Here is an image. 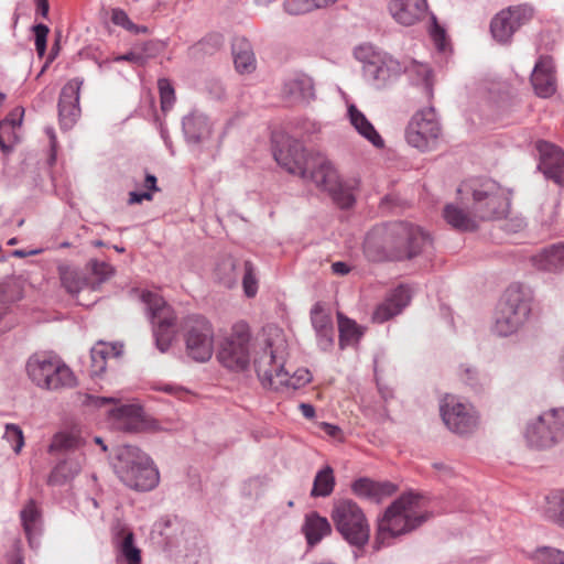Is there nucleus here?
Masks as SVG:
<instances>
[{
	"mask_svg": "<svg viewBox=\"0 0 564 564\" xmlns=\"http://www.w3.org/2000/svg\"><path fill=\"white\" fill-rule=\"evenodd\" d=\"M410 300V290L403 285L398 286L384 302L377 306L372 314L373 322L384 323L398 315L409 304Z\"/></svg>",
	"mask_w": 564,
	"mask_h": 564,
	"instance_id": "obj_25",
	"label": "nucleus"
},
{
	"mask_svg": "<svg viewBox=\"0 0 564 564\" xmlns=\"http://www.w3.org/2000/svg\"><path fill=\"white\" fill-rule=\"evenodd\" d=\"M83 80L74 78L67 82L59 94L58 120L63 130L72 129L80 117L79 95Z\"/></svg>",
	"mask_w": 564,
	"mask_h": 564,
	"instance_id": "obj_18",
	"label": "nucleus"
},
{
	"mask_svg": "<svg viewBox=\"0 0 564 564\" xmlns=\"http://www.w3.org/2000/svg\"><path fill=\"white\" fill-rule=\"evenodd\" d=\"M534 15L533 7L529 4L511 6L498 12L490 22L492 37L501 43H510L513 34Z\"/></svg>",
	"mask_w": 564,
	"mask_h": 564,
	"instance_id": "obj_17",
	"label": "nucleus"
},
{
	"mask_svg": "<svg viewBox=\"0 0 564 564\" xmlns=\"http://www.w3.org/2000/svg\"><path fill=\"white\" fill-rule=\"evenodd\" d=\"M333 272L338 275L347 274L350 269L347 263L338 261L332 264Z\"/></svg>",
	"mask_w": 564,
	"mask_h": 564,
	"instance_id": "obj_59",
	"label": "nucleus"
},
{
	"mask_svg": "<svg viewBox=\"0 0 564 564\" xmlns=\"http://www.w3.org/2000/svg\"><path fill=\"white\" fill-rule=\"evenodd\" d=\"M312 0H284L283 9L290 15H301L313 11Z\"/></svg>",
	"mask_w": 564,
	"mask_h": 564,
	"instance_id": "obj_50",
	"label": "nucleus"
},
{
	"mask_svg": "<svg viewBox=\"0 0 564 564\" xmlns=\"http://www.w3.org/2000/svg\"><path fill=\"white\" fill-rule=\"evenodd\" d=\"M144 187L148 188L147 192H158L159 187L156 186V177L152 174H147Z\"/></svg>",
	"mask_w": 564,
	"mask_h": 564,
	"instance_id": "obj_62",
	"label": "nucleus"
},
{
	"mask_svg": "<svg viewBox=\"0 0 564 564\" xmlns=\"http://www.w3.org/2000/svg\"><path fill=\"white\" fill-rule=\"evenodd\" d=\"M299 408L304 417L313 419L315 416V409L312 404L301 403Z\"/></svg>",
	"mask_w": 564,
	"mask_h": 564,
	"instance_id": "obj_60",
	"label": "nucleus"
},
{
	"mask_svg": "<svg viewBox=\"0 0 564 564\" xmlns=\"http://www.w3.org/2000/svg\"><path fill=\"white\" fill-rule=\"evenodd\" d=\"M216 281L227 289L234 288L238 282V262L235 258L226 256L219 259L214 270Z\"/></svg>",
	"mask_w": 564,
	"mask_h": 564,
	"instance_id": "obj_34",
	"label": "nucleus"
},
{
	"mask_svg": "<svg viewBox=\"0 0 564 564\" xmlns=\"http://www.w3.org/2000/svg\"><path fill=\"white\" fill-rule=\"evenodd\" d=\"M352 492L375 503H380L391 497L398 487L391 481H375L368 477H360L351 484Z\"/></svg>",
	"mask_w": 564,
	"mask_h": 564,
	"instance_id": "obj_23",
	"label": "nucleus"
},
{
	"mask_svg": "<svg viewBox=\"0 0 564 564\" xmlns=\"http://www.w3.org/2000/svg\"><path fill=\"white\" fill-rule=\"evenodd\" d=\"M408 66V70L410 73H415L420 77V82L424 85L427 94H432V80L431 75L432 70L426 64H419L416 62H411Z\"/></svg>",
	"mask_w": 564,
	"mask_h": 564,
	"instance_id": "obj_48",
	"label": "nucleus"
},
{
	"mask_svg": "<svg viewBox=\"0 0 564 564\" xmlns=\"http://www.w3.org/2000/svg\"><path fill=\"white\" fill-rule=\"evenodd\" d=\"M112 466L119 479L133 490L149 491L159 484L160 475L153 462L135 446H120L116 452Z\"/></svg>",
	"mask_w": 564,
	"mask_h": 564,
	"instance_id": "obj_5",
	"label": "nucleus"
},
{
	"mask_svg": "<svg viewBox=\"0 0 564 564\" xmlns=\"http://www.w3.org/2000/svg\"><path fill=\"white\" fill-rule=\"evenodd\" d=\"M113 426L128 433L144 429L143 409L138 404H121L109 411Z\"/></svg>",
	"mask_w": 564,
	"mask_h": 564,
	"instance_id": "obj_22",
	"label": "nucleus"
},
{
	"mask_svg": "<svg viewBox=\"0 0 564 564\" xmlns=\"http://www.w3.org/2000/svg\"><path fill=\"white\" fill-rule=\"evenodd\" d=\"M232 55L236 69L249 74L256 68V58L248 41L237 39L232 44Z\"/></svg>",
	"mask_w": 564,
	"mask_h": 564,
	"instance_id": "obj_33",
	"label": "nucleus"
},
{
	"mask_svg": "<svg viewBox=\"0 0 564 564\" xmlns=\"http://www.w3.org/2000/svg\"><path fill=\"white\" fill-rule=\"evenodd\" d=\"M427 11L426 0H391L389 12L400 24L411 26L421 21Z\"/></svg>",
	"mask_w": 564,
	"mask_h": 564,
	"instance_id": "obj_24",
	"label": "nucleus"
},
{
	"mask_svg": "<svg viewBox=\"0 0 564 564\" xmlns=\"http://www.w3.org/2000/svg\"><path fill=\"white\" fill-rule=\"evenodd\" d=\"M337 319L340 348L359 341L364 333L357 323L340 312L337 313Z\"/></svg>",
	"mask_w": 564,
	"mask_h": 564,
	"instance_id": "obj_36",
	"label": "nucleus"
},
{
	"mask_svg": "<svg viewBox=\"0 0 564 564\" xmlns=\"http://www.w3.org/2000/svg\"><path fill=\"white\" fill-rule=\"evenodd\" d=\"M250 329L247 323L239 322L232 326V332L224 340L217 358L228 369L241 371L249 365Z\"/></svg>",
	"mask_w": 564,
	"mask_h": 564,
	"instance_id": "obj_15",
	"label": "nucleus"
},
{
	"mask_svg": "<svg viewBox=\"0 0 564 564\" xmlns=\"http://www.w3.org/2000/svg\"><path fill=\"white\" fill-rule=\"evenodd\" d=\"M525 440L531 447L547 448L564 438V408L543 412L528 425Z\"/></svg>",
	"mask_w": 564,
	"mask_h": 564,
	"instance_id": "obj_12",
	"label": "nucleus"
},
{
	"mask_svg": "<svg viewBox=\"0 0 564 564\" xmlns=\"http://www.w3.org/2000/svg\"><path fill=\"white\" fill-rule=\"evenodd\" d=\"M3 437L12 445L15 453H20L24 445L23 432L19 425L8 423L6 424V431Z\"/></svg>",
	"mask_w": 564,
	"mask_h": 564,
	"instance_id": "obj_47",
	"label": "nucleus"
},
{
	"mask_svg": "<svg viewBox=\"0 0 564 564\" xmlns=\"http://www.w3.org/2000/svg\"><path fill=\"white\" fill-rule=\"evenodd\" d=\"M330 518L336 530L350 545L364 547L370 538V525L357 502L341 499L334 502Z\"/></svg>",
	"mask_w": 564,
	"mask_h": 564,
	"instance_id": "obj_9",
	"label": "nucleus"
},
{
	"mask_svg": "<svg viewBox=\"0 0 564 564\" xmlns=\"http://www.w3.org/2000/svg\"><path fill=\"white\" fill-rule=\"evenodd\" d=\"M530 312V294L521 285H510L498 305L494 332L499 336L516 333L525 323Z\"/></svg>",
	"mask_w": 564,
	"mask_h": 564,
	"instance_id": "obj_7",
	"label": "nucleus"
},
{
	"mask_svg": "<svg viewBox=\"0 0 564 564\" xmlns=\"http://www.w3.org/2000/svg\"><path fill=\"white\" fill-rule=\"evenodd\" d=\"M534 267L542 271L556 272L564 267V242L544 248L532 258Z\"/></svg>",
	"mask_w": 564,
	"mask_h": 564,
	"instance_id": "obj_28",
	"label": "nucleus"
},
{
	"mask_svg": "<svg viewBox=\"0 0 564 564\" xmlns=\"http://www.w3.org/2000/svg\"><path fill=\"white\" fill-rule=\"evenodd\" d=\"M101 351L102 350H99V348L95 347H93L90 350L91 372L96 376L104 373L107 368V362Z\"/></svg>",
	"mask_w": 564,
	"mask_h": 564,
	"instance_id": "obj_52",
	"label": "nucleus"
},
{
	"mask_svg": "<svg viewBox=\"0 0 564 564\" xmlns=\"http://www.w3.org/2000/svg\"><path fill=\"white\" fill-rule=\"evenodd\" d=\"M441 134L442 128L433 107L417 111L405 130L408 143L422 152L435 149Z\"/></svg>",
	"mask_w": 564,
	"mask_h": 564,
	"instance_id": "obj_14",
	"label": "nucleus"
},
{
	"mask_svg": "<svg viewBox=\"0 0 564 564\" xmlns=\"http://www.w3.org/2000/svg\"><path fill=\"white\" fill-rule=\"evenodd\" d=\"M283 94L291 102H310L315 98L313 79L307 75H297L284 83Z\"/></svg>",
	"mask_w": 564,
	"mask_h": 564,
	"instance_id": "obj_26",
	"label": "nucleus"
},
{
	"mask_svg": "<svg viewBox=\"0 0 564 564\" xmlns=\"http://www.w3.org/2000/svg\"><path fill=\"white\" fill-rule=\"evenodd\" d=\"M531 84L541 98H549L555 94L556 77L552 57H539L531 74Z\"/></svg>",
	"mask_w": 564,
	"mask_h": 564,
	"instance_id": "obj_21",
	"label": "nucleus"
},
{
	"mask_svg": "<svg viewBox=\"0 0 564 564\" xmlns=\"http://www.w3.org/2000/svg\"><path fill=\"white\" fill-rule=\"evenodd\" d=\"M463 191L471 193L470 213L477 220L501 219L509 213L510 199L494 180H474L458 189Z\"/></svg>",
	"mask_w": 564,
	"mask_h": 564,
	"instance_id": "obj_6",
	"label": "nucleus"
},
{
	"mask_svg": "<svg viewBox=\"0 0 564 564\" xmlns=\"http://www.w3.org/2000/svg\"><path fill=\"white\" fill-rule=\"evenodd\" d=\"M20 518L29 543L32 545L41 533V512L34 500L28 501L20 512Z\"/></svg>",
	"mask_w": 564,
	"mask_h": 564,
	"instance_id": "obj_32",
	"label": "nucleus"
},
{
	"mask_svg": "<svg viewBox=\"0 0 564 564\" xmlns=\"http://www.w3.org/2000/svg\"><path fill=\"white\" fill-rule=\"evenodd\" d=\"M539 155V170L549 180L554 181L556 184L564 183V152L556 145L540 140L535 145Z\"/></svg>",
	"mask_w": 564,
	"mask_h": 564,
	"instance_id": "obj_19",
	"label": "nucleus"
},
{
	"mask_svg": "<svg viewBox=\"0 0 564 564\" xmlns=\"http://www.w3.org/2000/svg\"><path fill=\"white\" fill-rule=\"evenodd\" d=\"M152 193L151 192H130L128 203L130 205L140 204L142 200H151Z\"/></svg>",
	"mask_w": 564,
	"mask_h": 564,
	"instance_id": "obj_58",
	"label": "nucleus"
},
{
	"mask_svg": "<svg viewBox=\"0 0 564 564\" xmlns=\"http://www.w3.org/2000/svg\"><path fill=\"white\" fill-rule=\"evenodd\" d=\"M120 553L127 561V564H140L141 552L134 545V535L129 532L124 535L120 544Z\"/></svg>",
	"mask_w": 564,
	"mask_h": 564,
	"instance_id": "obj_42",
	"label": "nucleus"
},
{
	"mask_svg": "<svg viewBox=\"0 0 564 564\" xmlns=\"http://www.w3.org/2000/svg\"><path fill=\"white\" fill-rule=\"evenodd\" d=\"M542 512L545 519L564 529V489L553 490L544 498Z\"/></svg>",
	"mask_w": 564,
	"mask_h": 564,
	"instance_id": "obj_30",
	"label": "nucleus"
},
{
	"mask_svg": "<svg viewBox=\"0 0 564 564\" xmlns=\"http://www.w3.org/2000/svg\"><path fill=\"white\" fill-rule=\"evenodd\" d=\"M284 340H265L261 351H258L253 366L263 388L278 392L297 390L312 381V375L306 368H299L292 375L284 368L285 365Z\"/></svg>",
	"mask_w": 564,
	"mask_h": 564,
	"instance_id": "obj_3",
	"label": "nucleus"
},
{
	"mask_svg": "<svg viewBox=\"0 0 564 564\" xmlns=\"http://www.w3.org/2000/svg\"><path fill=\"white\" fill-rule=\"evenodd\" d=\"M59 275L62 285L73 295L78 294L88 284V281L82 278L80 273L75 269L61 268Z\"/></svg>",
	"mask_w": 564,
	"mask_h": 564,
	"instance_id": "obj_39",
	"label": "nucleus"
},
{
	"mask_svg": "<svg viewBox=\"0 0 564 564\" xmlns=\"http://www.w3.org/2000/svg\"><path fill=\"white\" fill-rule=\"evenodd\" d=\"M29 378L39 387L47 390L75 386L73 371L59 357L48 352L32 355L26 362Z\"/></svg>",
	"mask_w": 564,
	"mask_h": 564,
	"instance_id": "obj_8",
	"label": "nucleus"
},
{
	"mask_svg": "<svg viewBox=\"0 0 564 564\" xmlns=\"http://www.w3.org/2000/svg\"><path fill=\"white\" fill-rule=\"evenodd\" d=\"M315 333L317 337L318 347L324 351L329 350L334 345V327Z\"/></svg>",
	"mask_w": 564,
	"mask_h": 564,
	"instance_id": "obj_55",
	"label": "nucleus"
},
{
	"mask_svg": "<svg viewBox=\"0 0 564 564\" xmlns=\"http://www.w3.org/2000/svg\"><path fill=\"white\" fill-rule=\"evenodd\" d=\"M459 376L462 381L475 391H480L488 382V378L485 375H480L476 368L470 366H462Z\"/></svg>",
	"mask_w": 564,
	"mask_h": 564,
	"instance_id": "obj_41",
	"label": "nucleus"
},
{
	"mask_svg": "<svg viewBox=\"0 0 564 564\" xmlns=\"http://www.w3.org/2000/svg\"><path fill=\"white\" fill-rule=\"evenodd\" d=\"M242 288L247 297H254L258 292V279L256 268L251 261H245Z\"/></svg>",
	"mask_w": 564,
	"mask_h": 564,
	"instance_id": "obj_44",
	"label": "nucleus"
},
{
	"mask_svg": "<svg viewBox=\"0 0 564 564\" xmlns=\"http://www.w3.org/2000/svg\"><path fill=\"white\" fill-rule=\"evenodd\" d=\"M186 354L193 360L205 362L214 351V329L212 324L200 315H191L184 323Z\"/></svg>",
	"mask_w": 564,
	"mask_h": 564,
	"instance_id": "obj_13",
	"label": "nucleus"
},
{
	"mask_svg": "<svg viewBox=\"0 0 564 564\" xmlns=\"http://www.w3.org/2000/svg\"><path fill=\"white\" fill-rule=\"evenodd\" d=\"M282 139V147L273 139V156L281 167L327 192L339 208L349 209L354 206V187L340 181L337 171L323 153H306L300 141L289 137Z\"/></svg>",
	"mask_w": 564,
	"mask_h": 564,
	"instance_id": "obj_1",
	"label": "nucleus"
},
{
	"mask_svg": "<svg viewBox=\"0 0 564 564\" xmlns=\"http://www.w3.org/2000/svg\"><path fill=\"white\" fill-rule=\"evenodd\" d=\"M431 242L420 226L393 221L372 227L364 240V254L371 262L402 261L415 258Z\"/></svg>",
	"mask_w": 564,
	"mask_h": 564,
	"instance_id": "obj_2",
	"label": "nucleus"
},
{
	"mask_svg": "<svg viewBox=\"0 0 564 564\" xmlns=\"http://www.w3.org/2000/svg\"><path fill=\"white\" fill-rule=\"evenodd\" d=\"M24 113L23 108H17L4 120L0 122V127L10 126L12 128L20 126Z\"/></svg>",
	"mask_w": 564,
	"mask_h": 564,
	"instance_id": "obj_57",
	"label": "nucleus"
},
{
	"mask_svg": "<svg viewBox=\"0 0 564 564\" xmlns=\"http://www.w3.org/2000/svg\"><path fill=\"white\" fill-rule=\"evenodd\" d=\"M335 477L330 466H325L317 471L311 490L312 497H328L334 491Z\"/></svg>",
	"mask_w": 564,
	"mask_h": 564,
	"instance_id": "obj_37",
	"label": "nucleus"
},
{
	"mask_svg": "<svg viewBox=\"0 0 564 564\" xmlns=\"http://www.w3.org/2000/svg\"><path fill=\"white\" fill-rule=\"evenodd\" d=\"M431 36L438 51L446 50L447 40L444 29H442L440 25L435 23L433 29L431 30Z\"/></svg>",
	"mask_w": 564,
	"mask_h": 564,
	"instance_id": "obj_56",
	"label": "nucleus"
},
{
	"mask_svg": "<svg viewBox=\"0 0 564 564\" xmlns=\"http://www.w3.org/2000/svg\"><path fill=\"white\" fill-rule=\"evenodd\" d=\"M302 531L306 538L307 544L314 546L322 539L332 532V527L325 517L317 512L306 514Z\"/></svg>",
	"mask_w": 564,
	"mask_h": 564,
	"instance_id": "obj_29",
	"label": "nucleus"
},
{
	"mask_svg": "<svg viewBox=\"0 0 564 564\" xmlns=\"http://www.w3.org/2000/svg\"><path fill=\"white\" fill-rule=\"evenodd\" d=\"M355 56L364 64L365 77L377 88L384 87L408 70L404 62L393 58L388 53L377 51L370 45L356 48Z\"/></svg>",
	"mask_w": 564,
	"mask_h": 564,
	"instance_id": "obj_10",
	"label": "nucleus"
},
{
	"mask_svg": "<svg viewBox=\"0 0 564 564\" xmlns=\"http://www.w3.org/2000/svg\"><path fill=\"white\" fill-rule=\"evenodd\" d=\"M158 88L161 99L162 111H169L172 109L175 102V91L172 83L167 78H160L158 80Z\"/></svg>",
	"mask_w": 564,
	"mask_h": 564,
	"instance_id": "obj_45",
	"label": "nucleus"
},
{
	"mask_svg": "<svg viewBox=\"0 0 564 564\" xmlns=\"http://www.w3.org/2000/svg\"><path fill=\"white\" fill-rule=\"evenodd\" d=\"M443 216L448 225L460 231H474L477 229V219L473 214L466 213L454 204L444 207Z\"/></svg>",
	"mask_w": 564,
	"mask_h": 564,
	"instance_id": "obj_31",
	"label": "nucleus"
},
{
	"mask_svg": "<svg viewBox=\"0 0 564 564\" xmlns=\"http://www.w3.org/2000/svg\"><path fill=\"white\" fill-rule=\"evenodd\" d=\"M440 412L447 429L455 434L466 435L477 427L478 416L474 408L455 395L446 394L442 399Z\"/></svg>",
	"mask_w": 564,
	"mask_h": 564,
	"instance_id": "obj_16",
	"label": "nucleus"
},
{
	"mask_svg": "<svg viewBox=\"0 0 564 564\" xmlns=\"http://www.w3.org/2000/svg\"><path fill=\"white\" fill-rule=\"evenodd\" d=\"M111 21L113 24L122 26L123 29L133 32V33H140V32H147V26H139L135 25L126 11L122 9H113L111 12Z\"/></svg>",
	"mask_w": 564,
	"mask_h": 564,
	"instance_id": "obj_46",
	"label": "nucleus"
},
{
	"mask_svg": "<svg viewBox=\"0 0 564 564\" xmlns=\"http://www.w3.org/2000/svg\"><path fill=\"white\" fill-rule=\"evenodd\" d=\"M82 469V465L78 460L66 459L58 463L51 471L47 484L50 486H62L67 481L76 477Z\"/></svg>",
	"mask_w": 564,
	"mask_h": 564,
	"instance_id": "obj_35",
	"label": "nucleus"
},
{
	"mask_svg": "<svg viewBox=\"0 0 564 564\" xmlns=\"http://www.w3.org/2000/svg\"><path fill=\"white\" fill-rule=\"evenodd\" d=\"M322 429L327 435L332 437H337L341 433V430L338 426L330 423H323Z\"/></svg>",
	"mask_w": 564,
	"mask_h": 564,
	"instance_id": "obj_61",
	"label": "nucleus"
},
{
	"mask_svg": "<svg viewBox=\"0 0 564 564\" xmlns=\"http://www.w3.org/2000/svg\"><path fill=\"white\" fill-rule=\"evenodd\" d=\"M348 117L350 123L357 130V132L367 141H369L375 148L381 149L384 147V141L377 132L373 124L355 105H350L348 107Z\"/></svg>",
	"mask_w": 564,
	"mask_h": 564,
	"instance_id": "obj_27",
	"label": "nucleus"
},
{
	"mask_svg": "<svg viewBox=\"0 0 564 564\" xmlns=\"http://www.w3.org/2000/svg\"><path fill=\"white\" fill-rule=\"evenodd\" d=\"M36 1V8L37 12L46 19L48 15L50 4L48 0H35Z\"/></svg>",
	"mask_w": 564,
	"mask_h": 564,
	"instance_id": "obj_63",
	"label": "nucleus"
},
{
	"mask_svg": "<svg viewBox=\"0 0 564 564\" xmlns=\"http://www.w3.org/2000/svg\"><path fill=\"white\" fill-rule=\"evenodd\" d=\"M182 128L186 142L197 149H202L212 142L213 123L202 112L193 111L185 116Z\"/></svg>",
	"mask_w": 564,
	"mask_h": 564,
	"instance_id": "obj_20",
	"label": "nucleus"
},
{
	"mask_svg": "<svg viewBox=\"0 0 564 564\" xmlns=\"http://www.w3.org/2000/svg\"><path fill=\"white\" fill-rule=\"evenodd\" d=\"M149 45L150 43H144L141 50L133 48L126 54L115 56L111 61L129 62L135 65H144L148 59V55L145 54V52Z\"/></svg>",
	"mask_w": 564,
	"mask_h": 564,
	"instance_id": "obj_49",
	"label": "nucleus"
},
{
	"mask_svg": "<svg viewBox=\"0 0 564 564\" xmlns=\"http://www.w3.org/2000/svg\"><path fill=\"white\" fill-rule=\"evenodd\" d=\"M91 272L98 279V283H102L110 275H112V267L106 262L94 261L91 263Z\"/></svg>",
	"mask_w": 564,
	"mask_h": 564,
	"instance_id": "obj_53",
	"label": "nucleus"
},
{
	"mask_svg": "<svg viewBox=\"0 0 564 564\" xmlns=\"http://www.w3.org/2000/svg\"><path fill=\"white\" fill-rule=\"evenodd\" d=\"M311 322L315 332L334 327L330 315L319 302L315 303L311 310Z\"/></svg>",
	"mask_w": 564,
	"mask_h": 564,
	"instance_id": "obj_43",
	"label": "nucleus"
},
{
	"mask_svg": "<svg viewBox=\"0 0 564 564\" xmlns=\"http://www.w3.org/2000/svg\"><path fill=\"white\" fill-rule=\"evenodd\" d=\"M83 445V440L78 434L59 432L56 433L50 444L48 452H63L79 448Z\"/></svg>",
	"mask_w": 564,
	"mask_h": 564,
	"instance_id": "obj_38",
	"label": "nucleus"
},
{
	"mask_svg": "<svg viewBox=\"0 0 564 564\" xmlns=\"http://www.w3.org/2000/svg\"><path fill=\"white\" fill-rule=\"evenodd\" d=\"M140 300L145 305L148 316L153 324L156 347L161 352H165L174 338L176 319L174 311L156 292L142 291Z\"/></svg>",
	"mask_w": 564,
	"mask_h": 564,
	"instance_id": "obj_11",
	"label": "nucleus"
},
{
	"mask_svg": "<svg viewBox=\"0 0 564 564\" xmlns=\"http://www.w3.org/2000/svg\"><path fill=\"white\" fill-rule=\"evenodd\" d=\"M338 0H312L313 10L326 8L330 4L336 3Z\"/></svg>",
	"mask_w": 564,
	"mask_h": 564,
	"instance_id": "obj_64",
	"label": "nucleus"
},
{
	"mask_svg": "<svg viewBox=\"0 0 564 564\" xmlns=\"http://www.w3.org/2000/svg\"><path fill=\"white\" fill-rule=\"evenodd\" d=\"M533 560L536 564H564V551L552 546H541L534 551Z\"/></svg>",
	"mask_w": 564,
	"mask_h": 564,
	"instance_id": "obj_40",
	"label": "nucleus"
},
{
	"mask_svg": "<svg viewBox=\"0 0 564 564\" xmlns=\"http://www.w3.org/2000/svg\"><path fill=\"white\" fill-rule=\"evenodd\" d=\"M95 348H99V350H102V355L105 357V360L107 361L109 358H117L122 354L123 346L121 344H107L104 341L97 343Z\"/></svg>",
	"mask_w": 564,
	"mask_h": 564,
	"instance_id": "obj_54",
	"label": "nucleus"
},
{
	"mask_svg": "<svg viewBox=\"0 0 564 564\" xmlns=\"http://www.w3.org/2000/svg\"><path fill=\"white\" fill-rule=\"evenodd\" d=\"M430 516L423 496L412 491L401 495L378 518L375 547L379 550L388 540L412 532Z\"/></svg>",
	"mask_w": 564,
	"mask_h": 564,
	"instance_id": "obj_4",
	"label": "nucleus"
},
{
	"mask_svg": "<svg viewBox=\"0 0 564 564\" xmlns=\"http://www.w3.org/2000/svg\"><path fill=\"white\" fill-rule=\"evenodd\" d=\"M33 32L35 35V50L40 57L44 56L46 52V41L50 29L45 24H36L33 26Z\"/></svg>",
	"mask_w": 564,
	"mask_h": 564,
	"instance_id": "obj_51",
	"label": "nucleus"
}]
</instances>
